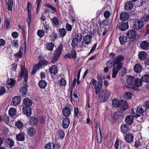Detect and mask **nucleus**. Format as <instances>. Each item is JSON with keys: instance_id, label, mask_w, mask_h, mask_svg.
I'll return each mask as SVG.
<instances>
[{"instance_id": "6e6552de", "label": "nucleus", "mask_w": 149, "mask_h": 149, "mask_svg": "<svg viewBox=\"0 0 149 149\" xmlns=\"http://www.w3.org/2000/svg\"><path fill=\"white\" fill-rule=\"evenodd\" d=\"M124 57L122 55H119L113 60V63L114 65L121 63V62L124 60Z\"/></svg>"}, {"instance_id": "20e7f679", "label": "nucleus", "mask_w": 149, "mask_h": 149, "mask_svg": "<svg viewBox=\"0 0 149 149\" xmlns=\"http://www.w3.org/2000/svg\"><path fill=\"white\" fill-rule=\"evenodd\" d=\"M111 94L110 92L107 90H104L101 91L100 95L102 101H106L109 97Z\"/></svg>"}, {"instance_id": "a211bd4d", "label": "nucleus", "mask_w": 149, "mask_h": 149, "mask_svg": "<svg viewBox=\"0 0 149 149\" xmlns=\"http://www.w3.org/2000/svg\"><path fill=\"white\" fill-rule=\"evenodd\" d=\"M146 110L145 105H140L137 107V111H138L139 115L141 113H144Z\"/></svg>"}, {"instance_id": "79ce46f5", "label": "nucleus", "mask_w": 149, "mask_h": 149, "mask_svg": "<svg viewBox=\"0 0 149 149\" xmlns=\"http://www.w3.org/2000/svg\"><path fill=\"white\" fill-rule=\"evenodd\" d=\"M59 36L61 37H63L66 35V31L65 29L63 28H62L59 29Z\"/></svg>"}, {"instance_id": "bb28decb", "label": "nucleus", "mask_w": 149, "mask_h": 149, "mask_svg": "<svg viewBox=\"0 0 149 149\" xmlns=\"http://www.w3.org/2000/svg\"><path fill=\"white\" fill-rule=\"evenodd\" d=\"M10 18L5 17L4 24L6 26V29H8L10 28Z\"/></svg>"}, {"instance_id": "6ab92c4d", "label": "nucleus", "mask_w": 149, "mask_h": 149, "mask_svg": "<svg viewBox=\"0 0 149 149\" xmlns=\"http://www.w3.org/2000/svg\"><path fill=\"white\" fill-rule=\"evenodd\" d=\"M45 48L47 50L50 51H52L54 47V44L52 42H49L47 43L45 45Z\"/></svg>"}, {"instance_id": "3c124183", "label": "nucleus", "mask_w": 149, "mask_h": 149, "mask_svg": "<svg viewBox=\"0 0 149 149\" xmlns=\"http://www.w3.org/2000/svg\"><path fill=\"white\" fill-rule=\"evenodd\" d=\"M149 20V15H145L141 19V21L143 22H146Z\"/></svg>"}, {"instance_id": "f8f14e48", "label": "nucleus", "mask_w": 149, "mask_h": 149, "mask_svg": "<svg viewBox=\"0 0 149 149\" xmlns=\"http://www.w3.org/2000/svg\"><path fill=\"white\" fill-rule=\"evenodd\" d=\"M128 25L127 22H123L118 25L119 29L122 31H125L128 28Z\"/></svg>"}, {"instance_id": "8fccbe9b", "label": "nucleus", "mask_w": 149, "mask_h": 149, "mask_svg": "<svg viewBox=\"0 0 149 149\" xmlns=\"http://www.w3.org/2000/svg\"><path fill=\"white\" fill-rule=\"evenodd\" d=\"M59 83L60 86H65L67 84V82L64 78H62L59 81Z\"/></svg>"}, {"instance_id": "4be33fe9", "label": "nucleus", "mask_w": 149, "mask_h": 149, "mask_svg": "<svg viewBox=\"0 0 149 149\" xmlns=\"http://www.w3.org/2000/svg\"><path fill=\"white\" fill-rule=\"evenodd\" d=\"M28 134L30 136H33L36 133L35 128L33 127H30L27 129Z\"/></svg>"}, {"instance_id": "f704fd0d", "label": "nucleus", "mask_w": 149, "mask_h": 149, "mask_svg": "<svg viewBox=\"0 0 149 149\" xmlns=\"http://www.w3.org/2000/svg\"><path fill=\"white\" fill-rule=\"evenodd\" d=\"M112 105L115 107H119L120 101L116 99H114L112 101Z\"/></svg>"}, {"instance_id": "a18cd8bd", "label": "nucleus", "mask_w": 149, "mask_h": 149, "mask_svg": "<svg viewBox=\"0 0 149 149\" xmlns=\"http://www.w3.org/2000/svg\"><path fill=\"white\" fill-rule=\"evenodd\" d=\"M57 134L60 139H62L65 136V134L64 132L62 130H60L57 132Z\"/></svg>"}, {"instance_id": "de8ad7c7", "label": "nucleus", "mask_w": 149, "mask_h": 149, "mask_svg": "<svg viewBox=\"0 0 149 149\" xmlns=\"http://www.w3.org/2000/svg\"><path fill=\"white\" fill-rule=\"evenodd\" d=\"M15 125L18 129H20L23 127V124L21 121L18 120L15 122Z\"/></svg>"}, {"instance_id": "39448f33", "label": "nucleus", "mask_w": 149, "mask_h": 149, "mask_svg": "<svg viewBox=\"0 0 149 149\" xmlns=\"http://www.w3.org/2000/svg\"><path fill=\"white\" fill-rule=\"evenodd\" d=\"M72 110V106L71 105H69L67 107L63 108L62 111L63 115L65 117H68L71 114V111Z\"/></svg>"}, {"instance_id": "f257e3e1", "label": "nucleus", "mask_w": 149, "mask_h": 149, "mask_svg": "<svg viewBox=\"0 0 149 149\" xmlns=\"http://www.w3.org/2000/svg\"><path fill=\"white\" fill-rule=\"evenodd\" d=\"M63 46L61 44H60L54 51V53L51 62L52 63H55L58 59L61 54Z\"/></svg>"}, {"instance_id": "72a5a7b5", "label": "nucleus", "mask_w": 149, "mask_h": 149, "mask_svg": "<svg viewBox=\"0 0 149 149\" xmlns=\"http://www.w3.org/2000/svg\"><path fill=\"white\" fill-rule=\"evenodd\" d=\"M120 128L122 132L124 134L126 133L128 130V127L126 124L121 125Z\"/></svg>"}, {"instance_id": "412c9836", "label": "nucleus", "mask_w": 149, "mask_h": 149, "mask_svg": "<svg viewBox=\"0 0 149 149\" xmlns=\"http://www.w3.org/2000/svg\"><path fill=\"white\" fill-rule=\"evenodd\" d=\"M5 143L6 145L11 148L13 147L14 144V142L9 138H7L5 140Z\"/></svg>"}, {"instance_id": "c03bdc74", "label": "nucleus", "mask_w": 149, "mask_h": 149, "mask_svg": "<svg viewBox=\"0 0 149 149\" xmlns=\"http://www.w3.org/2000/svg\"><path fill=\"white\" fill-rule=\"evenodd\" d=\"M119 40L121 45L125 43L127 40L126 37L124 36H121L119 38Z\"/></svg>"}, {"instance_id": "e2e57ef3", "label": "nucleus", "mask_w": 149, "mask_h": 149, "mask_svg": "<svg viewBox=\"0 0 149 149\" xmlns=\"http://www.w3.org/2000/svg\"><path fill=\"white\" fill-rule=\"evenodd\" d=\"M110 15V13L108 10H106L104 14V16L105 19H109Z\"/></svg>"}, {"instance_id": "f3484780", "label": "nucleus", "mask_w": 149, "mask_h": 149, "mask_svg": "<svg viewBox=\"0 0 149 149\" xmlns=\"http://www.w3.org/2000/svg\"><path fill=\"white\" fill-rule=\"evenodd\" d=\"M129 17V14L126 12H122L120 15V18L121 20L126 21L128 19Z\"/></svg>"}, {"instance_id": "7ed1b4c3", "label": "nucleus", "mask_w": 149, "mask_h": 149, "mask_svg": "<svg viewBox=\"0 0 149 149\" xmlns=\"http://www.w3.org/2000/svg\"><path fill=\"white\" fill-rule=\"evenodd\" d=\"M82 39V36L81 33H78L76 34L75 37L73 38L72 42L71 45L72 47L75 48L77 46Z\"/></svg>"}, {"instance_id": "09e8293b", "label": "nucleus", "mask_w": 149, "mask_h": 149, "mask_svg": "<svg viewBox=\"0 0 149 149\" xmlns=\"http://www.w3.org/2000/svg\"><path fill=\"white\" fill-rule=\"evenodd\" d=\"M45 147L46 149H51L52 148H54L55 146L54 143H50L46 144Z\"/></svg>"}, {"instance_id": "5fc2aeb1", "label": "nucleus", "mask_w": 149, "mask_h": 149, "mask_svg": "<svg viewBox=\"0 0 149 149\" xmlns=\"http://www.w3.org/2000/svg\"><path fill=\"white\" fill-rule=\"evenodd\" d=\"M37 34L39 37H42L45 35L44 31L43 30H39L37 32Z\"/></svg>"}, {"instance_id": "603ef678", "label": "nucleus", "mask_w": 149, "mask_h": 149, "mask_svg": "<svg viewBox=\"0 0 149 149\" xmlns=\"http://www.w3.org/2000/svg\"><path fill=\"white\" fill-rule=\"evenodd\" d=\"M102 24L104 26H107L110 24L109 19H104L102 22Z\"/></svg>"}, {"instance_id": "2f4dec72", "label": "nucleus", "mask_w": 149, "mask_h": 149, "mask_svg": "<svg viewBox=\"0 0 149 149\" xmlns=\"http://www.w3.org/2000/svg\"><path fill=\"white\" fill-rule=\"evenodd\" d=\"M6 3L8 5V10L11 11L13 6V0H8V1L6 2Z\"/></svg>"}, {"instance_id": "cd10ccee", "label": "nucleus", "mask_w": 149, "mask_h": 149, "mask_svg": "<svg viewBox=\"0 0 149 149\" xmlns=\"http://www.w3.org/2000/svg\"><path fill=\"white\" fill-rule=\"evenodd\" d=\"M38 122V120L34 117H32L30 118L29 120L30 124L32 125H36Z\"/></svg>"}, {"instance_id": "37998d69", "label": "nucleus", "mask_w": 149, "mask_h": 149, "mask_svg": "<svg viewBox=\"0 0 149 149\" xmlns=\"http://www.w3.org/2000/svg\"><path fill=\"white\" fill-rule=\"evenodd\" d=\"M43 29L46 33H48L49 29L50 28L49 24L46 22L45 23L43 24Z\"/></svg>"}, {"instance_id": "864d4df0", "label": "nucleus", "mask_w": 149, "mask_h": 149, "mask_svg": "<svg viewBox=\"0 0 149 149\" xmlns=\"http://www.w3.org/2000/svg\"><path fill=\"white\" fill-rule=\"evenodd\" d=\"M102 87V84L99 82V83L97 87H96L95 88V93L96 94H97L100 91Z\"/></svg>"}, {"instance_id": "4468645a", "label": "nucleus", "mask_w": 149, "mask_h": 149, "mask_svg": "<svg viewBox=\"0 0 149 149\" xmlns=\"http://www.w3.org/2000/svg\"><path fill=\"white\" fill-rule=\"evenodd\" d=\"M21 101V97L18 96L14 97L12 99V104L14 106L18 105Z\"/></svg>"}, {"instance_id": "ddd939ff", "label": "nucleus", "mask_w": 149, "mask_h": 149, "mask_svg": "<svg viewBox=\"0 0 149 149\" xmlns=\"http://www.w3.org/2000/svg\"><path fill=\"white\" fill-rule=\"evenodd\" d=\"M58 68L55 65H53L49 68V72L51 74L56 75L58 72Z\"/></svg>"}, {"instance_id": "680f3d73", "label": "nucleus", "mask_w": 149, "mask_h": 149, "mask_svg": "<svg viewBox=\"0 0 149 149\" xmlns=\"http://www.w3.org/2000/svg\"><path fill=\"white\" fill-rule=\"evenodd\" d=\"M3 120L6 123H8L10 121V118L9 117L6 115L3 116Z\"/></svg>"}, {"instance_id": "a19ab883", "label": "nucleus", "mask_w": 149, "mask_h": 149, "mask_svg": "<svg viewBox=\"0 0 149 149\" xmlns=\"http://www.w3.org/2000/svg\"><path fill=\"white\" fill-rule=\"evenodd\" d=\"M52 24L54 25L57 26L59 24V19L56 17H54L51 19Z\"/></svg>"}, {"instance_id": "393cba45", "label": "nucleus", "mask_w": 149, "mask_h": 149, "mask_svg": "<svg viewBox=\"0 0 149 149\" xmlns=\"http://www.w3.org/2000/svg\"><path fill=\"white\" fill-rule=\"evenodd\" d=\"M125 121L127 124L130 125L132 124L133 121L132 117L131 115H128L125 118Z\"/></svg>"}, {"instance_id": "9d476101", "label": "nucleus", "mask_w": 149, "mask_h": 149, "mask_svg": "<svg viewBox=\"0 0 149 149\" xmlns=\"http://www.w3.org/2000/svg\"><path fill=\"white\" fill-rule=\"evenodd\" d=\"M92 39V36L91 35H87L84 37L83 42H84L85 45H88L91 43Z\"/></svg>"}, {"instance_id": "13d9d810", "label": "nucleus", "mask_w": 149, "mask_h": 149, "mask_svg": "<svg viewBox=\"0 0 149 149\" xmlns=\"http://www.w3.org/2000/svg\"><path fill=\"white\" fill-rule=\"evenodd\" d=\"M48 62L45 60H40L38 63V65H40L41 67L42 65H45L47 64Z\"/></svg>"}, {"instance_id": "aec40b11", "label": "nucleus", "mask_w": 149, "mask_h": 149, "mask_svg": "<svg viewBox=\"0 0 149 149\" xmlns=\"http://www.w3.org/2000/svg\"><path fill=\"white\" fill-rule=\"evenodd\" d=\"M133 139L134 137L130 133L127 134L125 137V141L128 143L132 142L133 140Z\"/></svg>"}, {"instance_id": "2eb2a0df", "label": "nucleus", "mask_w": 149, "mask_h": 149, "mask_svg": "<svg viewBox=\"0 0 149 149\" xmlns=\"http://www.w3.org/2000/svg\"><path fill=\"white\" fill-rule=\"evenodd\" d=\"M70 123V120L68 118H65L62 121V125L64 129L68 128Z\"/></svg>"}, {"instance_id": "4d7b16f0", "label": "nucleus", "mask_w": 149, "mask_h": 149, "mask_svg": "<svg viewBox=\"0 0 149 149\" xmlns=\"http://www.w3.org/2000/svg\"><path fill=\"white\" fill-rule=\"evenodd\" d=\"M132 96V94L130 92H126L124 94L125 98L127 100L130 99Z\"/></svg>"}, {"instance_id": "a878e982", "label": "nucleus", "mask_w": 149, "mask_h": 149, "mask_svg": "<svg viewBox=\"0 0 149 149\" xmlns=\"http://www.w3.org/2000/svg\"><path fill=\"white\" fill-rule=\"evenodd\" d=\"M133 6V4L131 2H127L125 5V9L126 10H130L132 9Z\"/></svg>"}, {"instance_id": "49530a36", "label": "nucleus", "mask_w": 149, "mask_h": 149, "mask_svg": "<svg viewBox=\"0 0 149 149\" xmlns=\"http://www.w3.org/2000/svg\"><path fill=\"white\" fill-rule=\"evenodd\" d=\"M41 68L40 66L38 65V63L33 67L31 72V74H34L38 70Z\"/></svg>"}, {"instance_id": "c756f323", "label": "nucleus", "mask_w": 149, "mask_h": 149, "mask_svg": "<svg viewBox=\"0 0 149 149\" xmlns=\"http://www.w3.org/2000/svg\"><path fill=\"white\" fill-rule=\"evenodd\" d=\"M142 69L141 65L139 64H136L134 67V70L136 73L140 72L141 71Z\"/></svg>"}, {"instance_id": "0eeeda50", "label": "nucleus", "mask_w": 149, "mask_h": 149, "mask_svg": "<svg viewBox=\"0 0 149 149\" xmlns=\"http://www.w3.org/2000/svg\"><path fill=\"white\" fill-rule=\"evenodd\" d=\"M129 105L126 101L121 100L119 107L121 111H125L129 108Z\"/></svg>"}, {"instance_id": "7c9ffc66", "label": "nucleus", "mask_w": 149, "mask_h": 149, "mask_svg": "<svg viewBox=\"0 0 149 149\" xmlns=\"http://www.w3.org/2000/svg\"><path fill=\"white\" fill-rule=\"evenodd\" d=\"M27 85L26 84L24 86L22 87L20 90V92L22 95H25L27 93Z\"/></svg>"}, {"instance_id": "b1692460", "label": "nucleus", "mask_w": 149, "mask_h": 149, "mask_svg": "<svg viewBox=\"0 0 149 149\" xmlns=\"http://www.w3.org/2000/svg\"><path fill=\"white\" fill-rule=\"evenodd\" d=\"M149 46V43L146 41H142L140 45L141 47L143 49H147Z\"/></svg>"}, {"instance_id": "473e14b6", "label": "nucleus", "mask_w": 149, "mask_h": 149, "mask_svg": "<svg viewBox=\"0 0 149 149\" xmlns=\"http://www.w3.org/2000/svg\"><path fill=\"white\" fill-rule=\"evenodd\" d=\"M38 85L40 88L44 89L46 86L47 83L44 80H40L39 82Z\"/></svg>"}, {"instance_id": "052dcab7", "label": "nucleus", "mask_w": 149, "mask_h": 149, "mask_svg": "<svg viewBox=\"0 0 149 149\" xmlns=\"http://www.w3.org/2000/svg\"><path fill=\"white\" fill-rule=\"evenodd\" d=\"M112 77L113 78H115L116 77V75L118 72L117 71L115 67L113 68L112 71Z\"/></svg>"}, {"instance_id": "58836bf2", "label": "nucleus", "mask_w": 149, "mask_h": 149, "mask_svg": "<svg viewBox=\"0 0 149 149\" xmlns=\"http://www.w3.org/2000/svg\"><path fill=\"white\" fill-rule=\"evenodd\" d=\"M142 85V82L141 80L139 79H135L134 82V85L137 88V87H139Z\"/></svg>"}, {"instance_id": "0e129e2a", "label": "nucleus", "mask_w": 149, "mask_h": 149, "mask_svg": "<svg viewBox=\"0 0 149 149\" xmlns=\"http://www.w3.org/2000/svg\"><path fill=\"white\" fill-rule=\"evenodd\" d=\"M112 61L111 59L109 60L106 63V65L107 67L110 68L113 66Z\"/></svg>"}, {"instance_id": "423d86ee", "label": "nucleus", "mask_w": 149, "mask_h": 149, "mask_svg": "<svg viewBox=\"0 0 149 149\" xmlns=\"http://www.w3.org/2000/svg\"><path fill=\"white\" fill-rule=\"evenodd\" d=\"M21 69L19 78L21 79L22 77H24V81L26 83L28 79L27 70L26 68L23 69L22 66H21Z\"/></svg>"}, {"instance_id": "338daca9", "label": "nucleus", "mask_w": 149, "mask_h": 149, "mask_svg": "<svg viewBox=\"0 0 149 149\" xmlns=\"http://www.w3.org/2000/svg\"><path fill=\"white\" fill-rule=\"evenodd\" d=\"M97 45V43L95 44L92 47L91 49L89 52L88 54L92 53L95 49Z\"/></svg>"}, {"instance_id": "f03ea898", "label": "nucleus", "mask_w": 149, "mask_h": 149, "mask_svg": "<svg viewBox=\"0 0 149 149\" xmlns=\"http://www.w3.org/2000/svg\"><path fill=\"white\" fill-rule=\"evenodd\" d=\"M135 78L131 76H128L127 80V82L128 85L127 86V87L128 88L136 90V87L134 85Z\"/></svg>"}, {"instance_id": "6e6d98bb", "label": "nucleus", "mask_w": 149, "mask_h": 149, "mask_svg": "<svg viewBox=\"0 0 149 149\" xmlns=\"http://www.w3.org/2000/svg\"><path fill=\"white\" fill-rule=\"evenodd\" d=\"M143 81L148 82H149V75L146 74L143 76L142 77Z\"/></svg>"}, {"instance_id": "9b49d317", "label": "nucleus", "mask_w": 149, "mask_h": 149, "mask_svg": "<svg viewBox=\"0 0 149 149\" xmlns=\"http://www.w3.org/2000/svg\"><path fill=\"white\" fill-rule=\"evenodd\" d=\"M76 57V52L75 50L72 51L71 53H68L65 54L64 56L65 58H74Z\"/></svg>"}, {"instance_id": "dca6fc26", "label": "nucleus", "mask_w": 149, "mask_h": 149, "mask_svg": "<svg viewBox=\"0 0 149 149\" xmlns=\"http://www.w3.org/2000/svg\"><path fill=\"white\" fill-rule=\"evenodd\" d=\"M25 136L24 132H21L16 136V139L17 141H24L25 139Z\"/></svg>"}, {"instance_id": "bf43d9fd", "label": "nucleus", "mask_w": 149, "mask_h": 149, "mask_svg": "<svg viewBox=\"0 0 149 149\" xmlns=\"http://www.w3.org/2000/svg\"><path fill=\"white\" fill-rule=\"evenodd\" d=\"M12 46L15 47L17 48L19 46V44L17 40H15L12 42Z\"/></svg>"}, {"instance_id": "1a4fd4ad", "label": "nucleus", "mask_w": 149, "mask_h": 149, "mask_svg": "<svg viewBox=\"0 0 149 149\" xmlns=\"http://www.w3.org/2000/svg\"><path fill=\"white\" fill-rule=\"evenodd\" d=\"M136 34V32L134 30H130L127 32L126 35L128 38L132 39L135 37Z\"/></svg>"}, {"instance_id": "5701e85b", "label": "nucleus", "mask_w": 149, "mask_h": 149, "mask_svg": "<svg viewBox=\"0 0 149 149\" xmlns=\"http://www.w3.org/2000/svg\"><path fill=\"white\" fill-rule=\"evenodd\" d=\"M24 113L27 116H30L32 113L31 109L29 107H24L23 108Z\"/></svg>"}, {"instance_id": "c9c22d12", "label": "nucleus", "mask_w": 149, "mask_h": 149, "mask_svg": "<svg viewBox=\"0 0 149 149\" xmlns=\"http://www.w3.org/2000/svg\"><path fill=\"white\" fill-rule=\"evenodd\" d=\"M138 56L140 59L143 60L147 56V54L144 51H142L139 52Z\"/></svg>"}, {"instance_id": "69168bd1", "label": "nucleus", "mask_w": 149, "mask_h": 149, "mask_svg": "<svg viewBox=\"0 0 149 149\" xmlns=\"http://www.w3.org/2000/svg\"><path fill=\"white\" fill-rule=\"evenodd\" d=\"M6 92L5 88L2 86L0 87V95H2L4 94Z\"/></svg>"}, {"instance_id": "774afa93", "label": "nucleus", "mask_w": 149, "mask_h": 149, "mask_svg": "<svg viewBox=\"0 0 149 149\" xmlns=\"http://www.w3.org/2000/svg\"><path fill=\"white\" fill-rule=\"evenodd\" d=\"M66 29L68 31H71L72 30V27L71 25L69 24H66Z\"/></svg>"}, {"instance_id": "e433bc0d", "label": "nucleus", "mask_w": 149, "mask_h": 149, "mask_svg": "<svg viewBox=\"0 0 149 149\" xmlns=\"http://www.w3.org/2000/svg\"><path fill=\"white\" fill-rule=\"evenodd\" d=\"M16 111L15 109L13 108H11L8 111L9 115L11 116H14L16 115Z\"/></svg>"}, {"instance_id": "ea45409f", "label": "nucleus", "mask_w": 149, "mask_h": 149, "mask_svg": "<svg viewBox=\"0 0 149 149\" xmlns=\"http://www.w3.org/2000/svg\"><path fill=\"white\" fill-rule=\"evenodd\" d=\"M24 104L27 107H29L32 104L31 101L29 98H26L24 101Z\"/></svg>"}, {"instance_id": "c85d7f7f", "label": "nucleus", "mask_w": 149, "mask_h": 149, "mask_svg": "<svg viewBox=\"0 0 149 149\" xmlns=\"http://www.w3.org/2000/svg\"><path fill=\"white\" fill-rule=\"evenodd\" d=\"M131 113L132 116L134 118H137L139 117L140 116L136 109H132L131 110Z\"/></svg>"}, {"instance_id": "4c0bfd02", "label": "nucleus", "mask_w": 149, "mask_h": 149, "mask_svg": "<svg viewBox=\"0 0 149 149\" xmlns=\"http://www.w3.org/2000/svg\"><path fill=\"white\" fill-rule=\"evenodd\" d=\"M7 84L11 87L13 86L15 84L16 81L12 79H8L6 81Z\"/></svg>"}]
</instances>
